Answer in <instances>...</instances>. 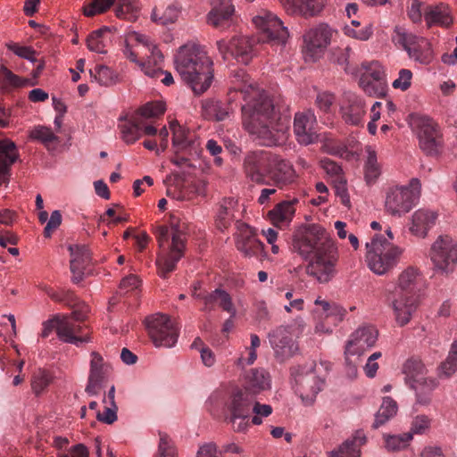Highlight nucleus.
<instances>
[{
	"label": "nucleus",
	"mask_w": 457,
	"mask_h": 457,
	"mask_svg": "<svg viewBox=\"0 0 457 457\" xmlns=\"http://www.w3.org/2000/svg\"><path fill=\"white\" fill-rule=\"evenodd\" d=\"M233 86L228 93V102L207 99L202 103V115L209 120L221 121L233 112L235 95L240 93L245 104L241 107L242 125L251 137L263 146H277L286 140L288 120L282 118L269 95L250 82L245 70L233 74Z\"/></svg>",
	"instance_id": "f257e3e1"
},
{
	"label": "nucleus",
	"mask_w": 457,
	"mask_h": 457,
	"mask_svg": "<svg viewBox=\"0 0 457 457\" xmlns=\"http://www.w3.org/2000/svg\"><path fill=\"white\" fill-rule=\"evenodd\" d=\"M292 249L308 261L306 273L320 283H328L337 275L338 248L326 228L319 223H303L293 234Z\"/></svg>",
	"instance_id": "f03ea898"
},
{
	"label": "nucleus",
	"mask_w": 457,
	"mask_h": 457,
	"mask_svg": "<svg viewBox=\"0 0 457 457\" xmlns=\"http://www.w3.org/2000/svg\"><path fill=\"white\" fill-rule=\"evenodd\" d=\"M174 62L178 73L195 95L204 93L211 87L213 63L201 46L187 43L180 46Z\"/></svg>",
	"instance_id": "7ed1b4c3"
},
{
	"label": "nucleus",
	"mask_w": 457,
	"mask_h": 457,
	"mask_svg": "<svg viewBox=\"0 0 457 457\" xmlns=\"http://www.w3.org/2000/svg\"><path fill=\"white\" fill-rule=\"evenodd\" d=\"M155 237L162 249L157 256L156 266L159 276L164 278L176 269L177 263L184 255L186 234L179 225L171 224L170 227H157Z\"/></svg>",
	"instance_id": "20e7f679"
},
{
	"label": "nucleus",
	"mask_w": 457,
	"mask_h": 457,
	"mask_svg": "<svg viewBox=\"0 0 457 457\" xmlns=\"http://www.w3.org/2000/svg\"><path fill=\"white\" fill-rule=\"evenodd\" d=\"M366 262L377 275H384L399 262L403 250L381 235H376L366 244Z\"/></svg>",
	"instance_id": "39448f33"
},
{
	"label": "nucleus",
	"mask_w": 457,
	"mask_h": 457,
	"mask_svg": "<svg viewBox=\"0 0 457 457\" xmlns=\"http://www.w3.org/2000/svg\"><path fill=\"white\" fill-rule=\"evenodd\" d=\"M403 373L405 382L415 391L417 403L427 405L430 402V395L438 385L436 378H427V369L418 357H411L403 364Z\"/></svg>",
	"instance_id": "423d86ee"
},
{
	"label": "nucleus",
	"mask_w": 457,
	"mask_h": 457,
	"mask_svg": "<svg viewBox=\"0 0 457 457\" xmlns=\"http://www.w3.org/2000/svg\"><path fill=\"white\" fill-rule=\"evenodd\" d=\"M421 184L419 179H411L407 186L390 187L386 193L385 208L393 216L401 217L409 212L420 196Z\"/></svg>",
	"instance_id": "0eeeda50"
},
{
	"label": "nucleus",
	"mask_w": 457,
	"mask_h": 457,
	"mask_svg": "<svg viewBox=\"0 0 457 457\" xmlns=\"http://www.w3.org/2000/svg\"><path fill=\"white\" fill-rule=\"evenodd\" d=\"M295 380V389L305 405H312L318 394L322 390L325 379L318 375L314 362L291 369Z\"/></svg>",
	"instance_id": "6e6552de"
},
{
	"label": "nucleus",
	"mask_w": 457,
	"mask_h": 457,
	"mask_svg": "<svg viewBox=\"0 0 457 457\" xmlns=\"http://www.w3.org/2000/svg\"><path fill=\"white\" fill-rule=\"evenodd\" d=\"M411 126L417 135L419 145L427 155H437L443 148V137L439 126L425 115H412Z\"/></svg>",
	"instance_id": "1a4fd4ad"
},
{
	"label": "nucleus",
	"mask_w": 457,
	"mask_h": 457,
	"mask_svg": "<svg viewBox=\"0 0 457 457\" xmlns=\"http://www.w3.org/2000/svg\"><path fill=\"white\" fill-rule=\"evenodd\" d=\"M392 41L405 50L408 56L417 62L429 64L434 58L430 42L423 37L407 31L404 28H395Z\"/></svg>",
	"instance_id": "9d476101"
},
{
	"label": "nucleus",
	"mask_w": 457,
	"mask_h": 457,
	"mask_svg": "<svg viewBox=\"0 0 457 457\" xmlns=\"http://www.w3.org/2000/svg\"><path fill=\"white\" fill-rule=\"evenodd\" d=\"M254 397L239 387L234 389L226 403L228 420L236 432H245L250 427Z\"/></svg>",
	"instance_id": "9b49d317"
},
{
	"label": "nucleus",
	"mask_w": 457,
	"mask_h": 457,
	"mask_svg": "<svg viewBox=\"0 0 457 457\" xmlns=\"http://www.w3.org/2000/svg\"><path fill=\"white\" fill-rule=\"evenodd\" d=\"M148 335L155 347H173L179 335L177 324L165 314L154 313L145 318Z\"/></svg>",
	"instance_id": "f8f14e48"
},
{
	"label": "nucleus",
	"mask_w": 457,
	"mask_h": 457,
	"mask_svg": "<svg viewBox=\"0 0 457 457\" xmlns=\"http://www.w3.org/2000/svg\"><path fill=\"white\" fill-rule=\"evenodd\" d=\"M429 257L436 272H453L457 267V241L447 235L439 236L431 245Z\"/></svg>",
	"instance_id": "ddd939ff"
},
{
	"label": "nucleus",
	"mask_w": 457,
	"mask_h": 457,
	"mask_svg": "<svg viewBox=\"0 0 457 457\" xmlns=\"http://www.w3.org/2000/svg\"><path fill=\"white\" fill-rule=\"evenodd\" d=\"M275 154V153L264 150L249 152L243 162L246 179L258 185H269L268 176Z\"/></svg>",
	"instance_id": "4468645a"
},
{
	"label": "nucleus",
	"mask_w": 457,
	"mask_h": 457,
	"mask_svg": "<svg viewBox=\"0 0 457 457\" xmlns=\"http://www.w3.org/2000/svg\"><path fill=\"white\" fill-rule=\"evenodd\" d=\"M253 22L257 29L263 33L262 40L277 41L284 45L289 36L287 28L272 12L262 11L260 14L253 18Z\"/></svg>",
	"instance_id": "2eb2a0df"
},
{
	"label": "nucleus",
	"mask_w": 457,
	"mask_h": 457,
	"mask_svg": "<svg viewBox=\"0 0 457 457\" xmlns=\"http://www.w3.org/2000/svg\"><path fill=\"white\" fill-rule=\"evenodd\" d=\"M331 37V29L327 25L322 24L309 29L303 36L305 60L310 62L317 61L329 45Z\"/></svg>",
	"instance_id": "dca6fc26"
},
{
	"label": "nucleus",
	"mask_w": 457,
	"mask_h": 457,
	"mask_svg": "<svg viewBox=\"0 0 457 457\" xmlns=\"http://www.w3.org/2000/svg\"><path fill=\"white\" fill-rule=\"evenodd\" d=\"M298 178L292 162L276 154L268 176L269 184L282 190L295 185Z\"/></svg>",
	"instance_id": "f3484780"
},
{
	"label": "nucleus",
	"mask_w": 457,
	"mask_h": 457,
	"mask_svg": "<svg viewBox=\"0 0 457 457\" xmlns=\"http://www.w3.org/2000/svg\"><path fill=\"white\" fill-rule=\"evenodd\" d=\"M268 338L276 358L284 361L292 357L298 350L293 339L291 326H278L268 334Z\"/></svg>",
	"instance_id": "a211bd4d"
},
{
	"label": "nucleus",
	"mask_w": 457,
	"mask_h": 457,
	"mask_svg": "<svg viewBox=\"0 0 457 457\" xmlns=\"http://www.w3.org/2000/svg\"><path fill=\"white\" fill-rule=\"evenodd\" d=\"M294 133L301 145H308L317 141V120L312 111L308 110L295 114Z\"/></svg>",
	"instance_id": "6ab92c4d"
},
{
	"label": "nucleus",
	"mask_w": 457,
	"mask_h": 457,
	"mask_svg": "<svg viewBox=\"0 0 457 457\" xmlns=\"http://www.w3.org/2000/svg\"><path fill=\"white\" fill-rule=\"evenodd\" d=\"M90 356V369L85 391L89 395H96L110 375L112 367L97 352H92Z\"/></svg>",
	"instance_id": "aec40b11"
},
{
	"label": "nucleus",
	"mask_w": 457,
	"mask_h": 457,
	"mask_svg": "<svg viewBox=\"0 0 457 457\" xmlns=\"http://www.w3.org/2000/svg\"><path fill=\"white\" fill-rule=\"evenodd\" d=\"M378 331L374 326H362L353 331L345 345V353L361 356L365 351L375 345Z\"/></svg>",
	"instance_id": "412c9836"
},
{
	"label": "nucleus",
	"mask_w": 457,
	"mask_h": 457,
	"mask_svg": "<svg viewBox=\"0 0 457 457\" xmlns=\"http://www.w3.org/2000/svg\"><path fill=\"white\" fill-rule=\"evenodd\" d=\"M163 55L158 47H153L152 56H148L145 62H140L141 71L149 78L161 79L165 86L174 83L170 72L162 70Z\"/></svg>",
	"instance_id": "4be33fe9"
},
{
	"label": "nucleus",
	"mask_w": 457,
	"mask_h": 457,
	"mask_svg": "<svg viewBox=\"0 0 457 457\" xmlns=\"http://www.w3.org/2000/svg\"><path fill=\"white\" fill-rule=\"evenodd\" d=\"M239 388L256 398L259 394L270 388V374L264 369H251L245 374L242 387Z\"/></svg>",
	"instance_id": "5701e85b"
},
{
	"label": "nucleus",
	"mask_w": 457,
	"mask_h": 457,
	"mask_svg": "<svg viewBox=\"0 0 457 457\" xmlns=\"http://www.w3.org/2000/svg\"><path fill=\"white\" fill-rule=\"evenodd\" d=\"M71 253V271L72 273V282L79 283L82 280L87 268L90 265L91 255L89 249L86 245H70Z\"/></svg>",
	"instance_id": "b1692460"
},
{
	"label": "nucleus",
	"mask_w": 457,
	"mask_h": 457,
	"mask_svg": "<svg viewBox=\"0 0 457 457\" xmlns=\"http://www.w3.org/2000/svg\"><path fill=\"white\" fill-rule=\"evenodd\" d=\"M343 120L354 126L362 124L366 114V105L364 101L354 94L346 96L345 103L341 106Z\"/></svg>",
	"instance_id": "393cba45"
},
{
	"label": "nucleus",
	"mask_w": 457,
	"mask_h": 457,
	"mask_svg": "<svg viewBox=\"0 0 457 457\" xmlns=\"http://www.w3.org/2000/svg\"><path fill=\"white\" fill-rule=\"evenodd\" d=\"M20 157L16 144L9 139L0 140V182H7L10 177L11 166L15 163Z\"/></svg>",
	"instance_id": "a878e982"
},
{
	"label": "nucleus",
	"mask_w": 457,
	"mask_h": 457,
	"mask_svg": "<svg viewBox=\"0 0 457 457\" xmlns=\"http://www.w3.org/2000/svg\"><path fill=\"white\" fill-rule=\"evenodd\" d=\"M437 213L428 209H419L413 212L411 220L410 231L418 237L424 238L428 231L435 226Z\"/></svg>",
	"instance_id": "bb28decb"
},
{
	"label": "nucleus",
	"mask_w": 457,
	"mask_h": 457,
	"mask_svg": "<svg viewBox=\"0 0 457 457\" xmlns=\"http://www.w3.org/2000/svg\"><path fill=\"white\" fill-rule=\"evenodd\" d=\"M81 329V325L74 322L71 318L62 317L57 321L56 334L58 338L64 343L79 346L87 342L86 337L79 336Z\"/></svg>",
	"instance_id": "cd10ccee"
},
{
	"label": "nucleus",
	"mask_w": 457,
	"mask_h": 457,
	"mask_svg": "<svg viewBox=\"0 0 457 457\" xmlns=\"http://www.w3.org/2000/svg\"><path fill=\"white\" fill-rule=\"evenodd\" d=\"M285 11L290 15L312 17L324 7L323 0H279Z\"/></svg>",
	"instance_id": "c85d7f7f"
},
{
	"label": "nucleus",
	"mask_w": 457,
	"mask_h": 457,
	"mask_svg": "<svg viewBox=\"0 0 457 457\" xmlns=\"http://www.w3.org/2000/svg\"><path fill=\"white\" fill-rule=\"evenodd\" d=\"M423 285V276L419 269L410 266L401 272L398 277L397 288L399 295H414L420 290Z\"/></svg>",
	"instance_id": "c756f323"
},
{
	"label": "nucleus",
	"mask_w": 457,
	"mask_h": 457,
	"mask_svg": "<svg viewBox=\"0 0 457 457\" xmlns=\"http://www.w3.org/2000/svg\"><path fill=\"white\" fill-rule=\"evenodd\" d=\"M299 199L294 197L291 200H284L277 204L272 210L268 212V217L271 223L276 227L288 226L295 213V205Z\"/></svg>",
	"instance_id": "7c9ffc66"
},
{
	"label": "nucleus",
	"mask_w": 457,
	"mask_h": 457,
	"mask_svg": "<svg viewBox=\"0 0 457 457\" xmlns=\"http://www.w3.org/2000/svg\"><path fill=\"white\" fill-rule=\"evenodd\" d=\"M424 20L428 28L433 26L449 28L453 22L451 8L444 3L428 6L424 12Z\"/></svg>",
	"instance_id": "2f4dec72"
},
{
	"label": "nucleus",
	"mask_w": 457,
	"mask_h": 457,
	"mask_svg": "<svg viewBox=\"0 0 457 457\" xmlns=\"http://www.w3.org/2000/svg\"><path fill=\"white\" fill-rule=\"evenodd\" d=\"M418 307V297L399 295L393 302V309L397 324L401 327L408 324Z\"/></svg>",
	"instance_id": "473e14b6"
},
{
	"label": "nucleus",
	"mask_w": 457,
	"mask_h": 457,
	"mask_svg": "<svg viewBox=\"0 0 457 457\" xmlns=\"http://www.w3.org/2000/svg\"><path fill=\"white\" fill-rule=\"evenodd\" d=\"M366 443L362 431H357L351 438L345 440L337 450L328 453V457H360L361 447Z\"/></svg>",
	"instance_id": "72a5a7b5"
},
{
	"label": "nucleus",
	"mask_w": 457,
	"mask_h": 457,
	"mask_svg": "<svg viewBox=\"0 0 457 457\" xmlns=\"http://www.w3.org/2000/svg\"><path fill=\"white\" fill-rule=\"evenodd\" d=\"M232 56L237 62L248 64L253 55V41L244 36L235 37L231 39Z\"/></svg>",
	"instance_id": "f704fd0d"
},
{
	"label": "nucleus",
	"mask_w": 457,
	"mask_h": 457,
	"mask_svg": "<svg viewBox=\"0 0 457 457\" xmlns=\"http://www.w3.org/2000/svg\"><path fill=\"white\" fill-rule=\"evenodd\" d=\"M237 204V200L234 197H225L221 200L216 217L219 229L223 230L227 228L234 220Z\"/></svg>",
	"instance_id": "c9c22d12"
},
{
	"label": "nucleus",
	"mask_w": 457,
	"mask_h": 457,
	"mask_svg": "<svg viewBox=\"0 0 457 457\" xmlns=\"http://www.w3.org/2000/svg\"><path fill=\"white\" fill-rule=\"evenodd\" d=\"M120 120H124L119 125L121 139L127 145L134 144L142 137V120L138 117H132L130 119L120 118Z\"/></svg>",
	"instance_id": "e433bc0d"
},
{
	"label": "nucleus",
	"mask_w": 457,
	"mask_h": 457,
	"mask_svg": "<svg viewBox=\"0 0 457 457\" xmlns=\"http://www.w3.org/2000/svg\"><path fill=\"white\" fill-rule=\"evenodd\" d=\"M237 248L245 257L261 255L264 249V245L251 232L249 234H240L237 239Z\"/></svg>",
	"instance_id": "4c0bfd02"
},
{
	"label": "nucleus",
	"mask_w": 457,
	"mask_h": 457,
	"mask_svg": "<svg viewBox=\"0 0 457 457\" xmlns=\"http://www.w3.org/2000/svg\"><path fill=\"white\" fill-rule=\"evenodd\" d=\"M1 84L6 87V90L0 91V93H9L13 88L33 87L37 82L27 78H21L5 66H1Z\"/></svg>",
	"instance_id": "58836bf2"
},
{
	"label": "nucleus",
	"mask_w": 457,
	"mask_h": 457,
	"mask_svg": "<svg viewBox=\"0 0 457 457\" xmlns=\"http://www.w3.org/2000/svg\"><path fill=\"white\" fill-rule=\"evenodd\" d=\"M397 411V403L389 396L384 397L378 411L375 414V420L372 424V428L376 429L385 425L396 415Z\"/></svg>",
	"instance_id": "ea45409f"
},
{
	"label": "nucleus",
	"mask_w": 457,
	"mask_h": 457,
	"mask_svg": "<svg viewBox=\"0 0 457 457\" xmlns=\"http://www.w3.org/2000/svg\"><path fill=\"white\" fill-rule=\"evenodd\" d=\"M343 31L349 37L367 41L373 35V27L370 23L362 26L358 20H352L350 24H345L343 27Z\"/></svg>",
	"instance_id": "a19ab883"
},
{
	"label": "nucleus",
	"mask_w": 457,
	"mask_h": 457,
	"mask_svg": "<svg viewBox=\"0 0 457 457\" xmlns=\"http://www.w3.org/2000/svg\"><path fill=\"white\" fill-rule=\"evenodd\" d=\"M367 160L364 164V178L368 184H373L381 174L380 166L378 162L377 153L371 147L366 148Z\"/></svg>",
	"instance_id": "79ce46f5"
},
{
	"label": "nucleus",
	"mask_w": 457,
	"mask_h": 457,
	"mask_svg": "<svg viewBox=\"0 0 457 457\" xmlns=\"http://www.w3.org/2000/svg\"><path fill=\"white\" fill-rule=\"evenodd\" d=\"M54 376L46 369H37L31 375V389L36 395L42 394L52 383Z\"/></svg>",
	"instance_id": "37998d69"
},
{
	"label": "nucleus",
	"mask_w": 457,
	"mask_h": 457,
	"mask_svg": "<svg viewBox=\"0 0 457 457\" xmlns=\"http://www.w3.org/2000/svg\"><path fill=\"white\" fill-rule=\"evenodd\" d=\"M457 371V340L451 345L446 359L438 367V376L448 378Z\"/></svg>",
	"instance_id": "c03bdc74"
},
{
	"label": "nucleus",
	"mask_w": 457,
	"mask_h": 457,
	"mask_svg": "<svg viewBox=\"0 0 457 457\" xmlns=\"http://www.w3.org/2000/svg\"><path fill=\"white\" fill-rule=\"evenodd\" d=\"M180 12V7L176 4H170L162 12L157 9H154L151 14V19L157 24L169 25L178 21Z\"/></svg>",
	"instance_id": "a18cd8bd"
},
{
	"label": "nucleus",
	"mask_w": 457,
	"mask_h": 457,
	"mask_svg": "<svg viewBox=\"0 0 457 457\" xmlns=\"http://www.w3.org/2000/svg\"><path fill=\"white\" fill-rule=\"evenodd\" d=\"M170 129L172 132V146L175 149V153L186 150L190 146L187 131L177 120L170 122Z\"/></svg>",
	"instance_id": "49530a36"
},
{
	"label": "nucleus",
	"mask_w": 457,
	"mask_h": 457,
	"mask_svg": "<svg viewBox=\"0 0 457 457\" xmlns=\"http://www.w3.org/2000/svg\"><path fill=\"white\" fill-rule=\"evenodd\" d=\"M351 54L352 49L349 46L333 48L330 53V61L341 66L346 73L355 74L356 68L349 63Z\"/></svg>",
	"instance_id": "de8ad7c7"
},
{
	"label": "nucleus",
	"mask_w": 457,
	"mask_h": 457,
	"mask_svg": "<svg viewBox=\"0 0 457 457\" xmlns=\"http://www.w3.org/2000/svg\"><path fill=\"white\" fill-rule=\"evenodd\" d=\"M412 440V433L401 435H384L385 447L390 452L405 449Z\"/></svg>",
	"instance_id": "09e8293b"
},
{
	"label": "nucleus",
	"mask_w": 457,
	"mask_h": 457,
	"mask_svg": "<svg viewBox=\"0 0 457 457\" xmlns=\"http://www.w3.org/2000/svg\"><path fill=\"white\" fill-rule=\"evenodd\" d=\"M359 86L367 95L370 96L381 97L386 96V81H380L378 84V82L373 79H367L366 77H360Z\"/></svg>",
	"instance_id": "8fccbe9b"
},
{
	"label": "nucleus",
	"mask_w": 457,
	"mask_h": 457,
	"mask_svg": "<svg viewBox=\"0 0 457 457\" xmlns=\"http://www.w3.org/2000/svg\"><path fill=\"white\" fill-rule=\"evenodd\" d=\"M139 6L137 0H118L115 15L120 19L132 20L137 17Z\"/></svg>",
	"instance_id": "3c124183"
},
{
	"label": "nucleus",
	"mask_w": 457,
	"mask_h": 457,
	"mask_svg": "<svg viewBox=\"0 0 457 457\" xmlns=\"http://www.w3.org/2000/svg\"><path fill=\"white\" fill-rule=\"evenodd\" d=\"M107 32H109V29L107 27H104L89 34L87 38V48L97 54H105L106 50L104 35Z\"/></svg>",
	"instance_id": "603ef678"
},
{
	"label": "nucleus",
	"mask_w": 457,
	"mask_h": 457,
	"mask_svg": "<svg viewBox=\"0 0 457 457\" xmlns=\"http://www.w3.org/2000/svg\"><path fill=\"white\" fill-rule=\"evenodd\" d=\"M361 69L364 71L361 77H366V79H373L377 80L378 84L380 81H386V74L383 66L378 61H372L370 62H362Z\"/></svg>",
	"instance_id": "864d4df0"
},
{
	"label": "nucleus",
	"mask_w": 457,
	"mask_h": 457,
	"mask_svg": "<svg viewBox=\"0 0 457 457\" xmlns=\"http://www.w3.org/2000/svg\"><path fill=\"white\" fill-rule=\"evenodd\" d=\"M90 76L101 86H111L116 82L114 72L107 66L98 65L90 71Z\"/></svg>",
	"instance_id": "5fc2aeb1"
},
{
	"label": "nucleus",
	"mask_w": 457,
	"mask_h": 457,
	"mask_svg": "<svg viewBox=\"0 0 457 457\" xmlns=\"http://www.w3.org/2000/svg\"><path fill=\"white\" fill-rule=\"evenodd\" d=\"M165 112V104L161 101L148 102L142 105L137 111V115L140 119L158 118Z\"/></svg>",
	"instance_id": "6e6d98bb"
},
{
	"label": "nucleus",
	"mask_w": 457,
	"mask_h": 457,
	"mask_svg": "<svg viewBox=\"0 0 457 457\" xmlns=\"http://www.w3.org/2000/svg\"><path fill=\"white\" fill-rule=\"evenodd\" d=\"M116 0H92L83 8L84 15L93 17L96 14L104 13L109 10Z\"/></svg>",
	"instance_id": "4d7b16f0"
},
{
	"label": "nucleus",
	"mask_w": 457,
	"mask_h": 457,
	"mask_svg": "<svg viewBox=\"0 0 457 457\" xmlns=\"http://www.w3.org/2000/svg\"><path fill=\"white\" fill-rule=\"evenodd\" d=\"M252 406V413L254 415L250 420V425H261L262 423V419L272 413V407L270 404H262L256 401V398L253 399Z\"/></svg>",
	"instance_id": "13d9d810"
},
{
	"label": "nucleus",
	"mask_w": 457,
	"mask_h": 457,
	"mask_svg": "<svg viewBox=\"0 0 457 457\" xmlns=\"http://www.w3.org/2000/svg\"><path fill=\"white\" fill-rule=\"evenodd\" d=\"M215 295H218L217 304L228 313L230 314L231 318H234L237 314V310L233 304L232 298L228 292L223 289H215Z\"/></svg>",
	"instance_id": "bf43d9fd"
},
{
	"label": "nucleus",
	"mask_w": 457,
	"mask_h": 457,
	"mask_svg": "<svg viewBox=\"0 0 457 457\" xmlns=\"http://www.w3.org/2000/svg\"><path fill=\"white\" fill-rule=\"evenodd\" d=\"M29 137L32 139L41 141L44 144L52 143L58 139L50 128L37 126L31 130Z\"/></svg>",
	"instance_id": "052dcab7"
},
{
	"label": "nucleus",
	"mask_w": 457,
	"mask_h": 457,
	"mask_svg": "<svg viewBox=\"0 0 457 457\" xmlns=\"http://www.w3.org/2000/svg\"><path fill=\"white\" fill-rule=\"evenodd\" d=\"M250 337L251 345L249 348L248 358L246 360H245L243 357L238 358L236 362L237 366L244 367L245 364L251 365L257 358L256 349L261 345L260 338L256 334H251Z\"/></svg>",
	"instance_id": "680f3d73"
},
{
	"label": "nucleus",
	"mask_w": 457,
	"mask_h": 457,
	"mask_svg": "<svg viewBox=\"0 0 457 457\" xmlns=\"http://www.w3.org/2000/svg\"><path fill=\"white\" fill-rule=\"evenodd\" d=\"M431 425V419L424 414L417 415L412 422L411 427V431L409 433H412V436L414 434L416 435H422L424 434Z\"/></svg>",
	"instance_id": "e2e57ef3"
},
{
	"label": "nucleus",
	"mask_w": 457,
	"mask_h": 457,
	"mask_svg": "<svg viewBox=\"0 0 457 457\" xmlns=\"http://www.w3.org/2000/svg\"><path fill=\"white\" fill-rule=\"evenodd\" d=\"M334 189L336 195L340 198L342 204L349 208L351 206V201L346 187V181L343 177L335 179Z\"/></svg>",
	"instance_id": "0e129e2a"
},
{
	"label": "nucleus",
	"mask_w": 457,
	"mask_h": 457,
	"mask_svg": "<svg viewBox=\"0 0 457 457\" xmlns=\"http://www.w3.org/2000/svg\"><path fill=\"white\" fill-rule=\"evenodd\" d=\"M193 296L203 301L204 307L202 311L206 312L213 311L218 303V295H215V290L205 295L194 293Z\"/></svg>",
	"instance_id": "69168bd1"
},
{
	"label": "nucleus",
	"mask_w": 457,
	"mask_h": 457,
	"mask_svg": "<svg viewBox=\"0 0 457 457\" xmlns=\"http://www.w3.org/2000/svg\"><path fill=\"white\" fill-rule=\"evenodd\" d=\"M56 457H89V451L84 444H77L65 452H58Z\"/></svg>",
	"instance_id": "338daca9"
},
{
	"label": "nucleus",
	"mask_w": 457,
	"mask_h": 457,
	"mask_svg": "<svg viewBox=\"0 0 457 457\" xmlns=\"http://www.w3.org/2000/svg\"><path fill=\"white\" fill-rule=\"evenodd\" d=\"M411 79L412 72L410 70L402 69L399 71L398 78L393 82V87L405 91L411 87Z\"/></svg>",
	"instance_id": "774afa93"
}]
</instances>
